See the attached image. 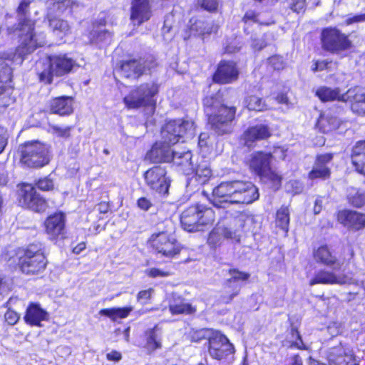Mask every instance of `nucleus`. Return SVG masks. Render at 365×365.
<instances>
[{
    "instance_id": "nucleus-18",
    "label": "nucleus",
    "mask_w": 365,
    "mask_h": 365,
    "mask_svg": "<svg viewBox=\"0 0 365 365\" xmlns=\"http://www.w3.org/2000/svg\"><path fill=\"white\" fill-rule=\"evenodd\" d=\"M239 70L233 61H222L213 75V81L221 84L231 83L238 78Z\"/></svg>"
},
{
    "instance_id": "nucleus-1",
    "label": "nucleus",
    "mask_w": 365,
    "mask_h": 365,
    "mask_svg": "<svg viewBox=\"0 0 365 365\" xmlns=\"http://www.w3.org/2000/svg\"><path fill=\"white\" fill-rule=\"evenodd\" d=\"M258 188L250 181L231 180L220 183L212 190L210 202L217 208L226 209L232 217L234 227H221L224 239L240 241L238 232L245 226L246 216L240 211L232 212V205L250 204L259 198Z\"/></svg>"
},
{
    "instance_id": "nucleus-17",
    "label": "nucleus",
    "mask_w": 365,
    "mask_h": 365,
    "mask_svg": "<svg viewBox=\"0 0 365 365\" xmlns=\"http://www.w3.org/2000/svg\"><path fill=\"white\" fill-rule=\"evenodd\" d=\"M327 359L329 365H358L352 350L341 344L329 349Z\"/></svg>"
},
{
    "instance_id": "nucleus-52",
    "label": "nucleus",
    "mask_w": 365,
    "mask_h": 365,
    "mask_svg": "<svg viewBox=\"0 0 365 365\" xmlns=\"http://www.w3.org/2000/svg\"><path fill=\"white\" fill-rule=\"evenodd\" d=\"M197 4L206 11H214L218 8L219 0H197Z\"/></svg>"
},
{
    "instance_id": "nucleus-47",
    "label": "nucleus",
    "mask_w": 365,
    "mask_h": 365,
    "mask_svg": "<svg viewBox=\"0 0 365 365\" xmlns=\"http://www.w3.org/2000/svg\"><path fill=\"white\" fill-rule=\"evenodd\" d=\"M333 159L331 153L321 154L317 156L314 167L318 168H329L328 164L331 163Z\"/></svg>"
},
{
    "instance_id": "nucleus-13",
    "label": "nucleus",
    "mask_w": 365,
    "mask_h": 365,
    "mask_svg": "<svg viewBox=\"0 0 365 365\" xmlns=\"http://www.w3.org/2000/svg\"><path fill=\"white\" fill-rule=\"evenodd\" d=\"M208 353L214 359L226 360L232 357L235 348L225 335L216 333L208 340Z\"/></svg>"
},
{
    "instance_id": "nucleus-50",
    "label": "nucleus",
    "mask_w": 365,
    "mask_h": 365,
    "mask_svg": "<svg viewBox=\"0 0 365 365\" xmlns=\"http://www.w3.org/2000/svg\"><path fill=\"white\" fill-rule=\"evenodd\" d=\"M11 282L8 277L0 275V301L3 300L11 290Z\"/></svg>"
},
{
    "instance_id": "nucleus-28",
    "label": "nucleus",
    "mask_w": 365,
    "mask_h": 365,
    "mask_svg": "<svg viewBox=\"0 0 365 365\" xmlns=\"http://www.w3.org/2000/svg\"><path fill=\"white\" fill-rule=\"evenodd\" d=\"M345 283H346V277L345 276L336 275L333 272L321 269L310 280L309 285L313 286L317 284H344Z\"/></svg>"
},
{
    "instance_id": "nucleus-23",
    "label": "nucleus",
    "mask_w": 365,
    "mask_h": 365,
    "mask_svg": "<svg viewBox=\"0 0 365 365\" xmlns=\"http://www.w3.org/2000/svg\"><path fill=\"white\" fill-rule=\"evenodd\" d=\"M313 257L317 263L332 267L334 269H340L341 265L337 257L332 254L327 245H322L317 250H314Z\"/></svg>"
},
{
    "instance_id": "nucleus-22",
    "label": "nucleus",
    "mask_w": 365,
    "mask_h": 365,
    "mask_svg": "<svg viewBox=\"0 0 365 365\" xmlns=\"http://www.w3.org/2000/svg\"><path fill=\"white\" fill-rule=\"evenodd\" d=\"M338 221L349 228L359 230L365 227V214L353 210H341L337 215Z\"/></svg>"
},
{
    "instance_id": "nucleus-6",
    "label": "nucleus",
    "mask_w": 365,
    "mask_h": 365,
    "mask_svg": "<svg viewBox=\"0 0 365 365\" xmlns=\"http://www.w3.org/2000/svg\"><path fill=\"white\" fill-rule=\"evenodd\" d=\"M75 61L66 55L50 56L36 63V73L39 81L50 84L54 76H61L68 73L76 66Z\"/></svg>"
},
{
    "instance_id": "nucleus-39",
    "label": "nucleus",
    "mask_w": 365,
    "mask_h": 365,
    "mask_svg": "<svg viewBox=\"0 0 365 365\" xmlns=\"http://www.w3.org/2000/svg\"><path fill=\"white\" fill-rule=\"evenodd\" d=\"M347 200L352 206L361 207L365 205V192L351 187L348 190Z\"/></svg>"
},
{
    "instance_id": "nucleus-25",
    "label": "nucleus",
    "mask_w": 365,
    "mask_h": 365,
    "mask_svg": "<svg viewBox=\"0 0 365 365\" xmlns=\"http://www.w3.org/2000/svg\"><path fill=\"white\" fill-rule=\"evenodd\" d=\"M47 234L55 238L63 234L65 229V216L63 213H55L47 218L45 222Z\"/></svg>"
},
{
    "instance_id": "nucleus-60",
    "label": "nucleus",
    "mask_w": 365,
    "mask_h": 365,
    "mask_svg": "<svg viewBox=\"0 0 365 365\" xmlns=\"http://www.w3.org/2000/svg\"><path fill=\"white\" fill-rule=\"evenodd\" d=\"M346 25H350L354 23L365 22V13L356 14L351 17H349L345 21Z\"/></svg>"
},
{
    "instance_id": "nucleus-3",
    "label": "nucleus",
    "mask_w": 365,
    "mask_h": 365,
    "mask_svg": "<svg viewBox=\"0 0 365 365\" xmlns=\"http://www.w3.org/2000/svg\"><path fill=\"white\" fill-rule=\"evenodd\" d=\"M192 136L195 125L192 121L180 119L168 121L162 128L163 141L156 142L146 153L145 159L153 163H170L173 158L175 150L170 145L178 143L184 135Z\"/></svg>"
},
{
    "instance_id": "nucleus-56",
    "label": "nucleus",
    "mask_w": 365,
    "mask_h": 365,
    "mask_svg": "<svg viewBox=\"0 0 365 365\" xmlns=\"http://www.w3.org/2000/svg\"><path fill=\"white\" fill-rule=\"evenodd\" d=\"M153 292V289H148L139 292L137 296L138 301L140 302L142 304H145L151 297Z\"/></svg>"
},
{
    "instance_id": "nucleus-2",
    "label": "nucleus",
    "mask_w": 365,
    "mask_h": 365,
    "mask_svg": "<svg viewBox=\"0 0 365 365\" xmlns=\"http://www.w3.org/2000/svg\"><path fill=\"white\" fill-rule=\"evenodd\" d=\"M29 0H22L17 9L18 23L8 29L10 34L16 35L20 41L14 58L21 62L32 53L37 48L43 46L46 43V34L35 29V21L29 18Z\"/></svg>"
},
{
    "instance_id": "nucleus-16",
    "label": "nucleus",
    "mask_w": 365,
    "mask_h": 365,
    "mask_svg": "<svg viewBox=\"0 0 365 365\" xmlns=\"http://www.w3.org/2000/svg\"><path fill=\"white\" fill-rule=\"evenodd\" d=\"M37 195L38 193L33 185L31 184H23L19 190V202L22 206L35 212H44L48 206L46 200H38L36 205L32 202Z\"/></svg>"
},
{
    "instance_id": "nucleus-53",
    "label": "nucleus",
    "mask_w": 365,
    "mask_h": 365,
    "mask_svg": "<svg viewBox=\"0 0 365 365\" xmlns=\"http://www.w3.org/2000/svg\"><path fill=\"white\" fill-rule=\"evenodd\" d=\"M174 16L172 14H168L165 16L163 26L162 28L163 34L165 36L168 34L173 28Z\"/></svg>"
},
{
    "instance_id": "nucleus-48",
    "label": "nucleus",
    "mask_w": 365,
    "mask_h": 365,
    "mask_svg": "<svg viewBox=\"0 0 365 365\" xmlns=\"http://www.w3.org/2000/svg\"><path fill=\"white\" fill-rule=\"evenodd\" d=\"M290 334L291 339L292 341L291 346H294L299 349H306L305 345L304 344L303 341L302 339V336L296 327H292L290 330Z\"/></svg>"
},
{
    "instance_id": "nucleus-41",
    "label": "nucleus",
    "mask_w": 365,
    "mask_h": 365,
    "mask_svg": "<svg viewBox=\"0 0 365 365\" xmlns=\"http://www.w3.org/2000/svg\"><path fill=\"white\" fill-rule=\"evenodd\" d=\"M276 223L282 230L287 232L289 223V212L287 207L282 206L277 212Z\"/></svg>"
},
{
    "instance_id": "nucleus-33",
    "label": "nucleus",
    "mask_w": 365,
    "mask_h": 365,
    "mask_svg": "<svg viewBox=\"0 0 365 365\" xmlns=\"http://www.w3.org/2000/svg\"><path fill=\"white\" fill-rule=\"evenodd\" d=\"M317 96L323 102L338 101L342 102L343 94L339 88L319 87L316 91Z\"/></svg>"
},
{
    "instance_id": "nucleus-20",
    "label": "nucleus",
    "mask_w": 365,
    "mask_h": 365,
    "mask_svg": "<svg viewBox=\"0 0 365 365\" xmlns=\"http://www.w3.org/2000/svg\"><path fill=\"white\" fill-rule=\"evenodd\" d=\"M342 102H349L351 110L358 115H365V89L354 87L343 93Z\"/></svg>"
},
{
    "instance_id": "nucleus-19",
    "label": "nucleus",
    "mask_w": 365,
    "mask_h": 365,
    "mask_svg": "<svg viewBox=\"0 0 365 365\" xmlns=\"http://www.w3.org/2000/svg\"><path fill=\"white\" fill-rule=\"evenodd\" d=\"M153 11L148 0H133L130 8V20L134 26H140L148 21Z\"/></svg>"
},
{
    "instance_id": "nucleus-11",
    "label": "nucleus",
    "mask_w": 365,
    "mask_h": 365,
    "mask_svg": "<svg viewBox=\"0 0 365 365\" xmlns=\"http://www.w3.org/2000/svg\"><path fill=\"white\" fill-rule=\"evenodd\" d=\"M21 161L30 168H41L49 162L48 148L39 142H29L19 148Z\"/></svg>"
},
{
    "instance_id": "nucleus-63",
    "label": "nucleus",
    "mask_w": 365,
    "mask_h": 365,
    "mask_svg": "<svg viewBox=\"0 0 365 365\" xmlns=\"http://www.w3.org/2000/svg\"><path fill=\"white\" fill-rule=\"evenodd\" d=\"M138 206L143 210L147 211L152 206L151 202L146 197H140L137 202Z\"/></svg>"
},
{
    "instance_id": "nucleus-40",
    "label": "nucleus",
    "mask_w": 365,
    "mask_h": 365,
    "mask_svg": "<svg viewBox=\"0 0 365 365\" xmlns=\"http://www.w3.org/2000/svg\"><path fill=\"white\" fill-rule=\"evenodd\" d=\"M194 172L195 173L197 180L201 184H204L208 181L212 176V170L206 162L200 163L195 168Z\"/></svg>"
},
{
    "instance_id": "nucleus-64",
    "label": "nucleus",
    "mask_w": 365,
    "mask_h": 365,
    "mask_svg": "<svg viewBox=\"0 0 365 365\" xmlns=\"http://www.w3.org/2000/svg\"><path fill=\"white\" fill-rule=\"evenodd\" d=\"M7 143L6 130L3 127H0V153L4 150Z\"/></svg>"
},
{
    "instance_id": "nucleus-7",
    "label": "nucleus",
    "mask_w": 365,
    "mask_h": 365,
    "mask_svg": "<svg viewBox=\"0 0 365 365\" xmlns=\"http://www.w3.org/2000/svg\"><path fill=\"white\" fill-rule=\"evenodd\" d=\"M215 212L204 205L190 206L182 212L180 222L182 228L190 232L201 231L203 227L213 222Z\"/></svg>"
},
{
    "instance_id": "nucleus-61",
    "label": "nucleus",
    "mask_w": 365,
    "mask_h": 365,
    "mask_svg": "<svg viewBox=\"0 0 365 365\" xmlns=\"http://www.w3.org/2000/svg\"><path fill=\"white\" fill-rule=\"evenodd\" d=\"M329 63H330V62H329L327 60L317 61L314 63V66L312 67V71L314 72L324 71L328 68V65Z\"/></svg>"
},
{
    "instance_id": "nucleus-58",
    "label": "nucleus",
    "mask_w": 365,
    "mask_h": 365,
    "mask_svg": "<svg viewBox=\"0 0 365 365\" xmlns=\"http://www.w3.org/2000/svg\"><path fill=\"white\" fill-rule=\"evenodd\" d=\"M287 150L282 147H276L271 153L272 158L284 160L286 157Z\"/></svg>"
},
{
    "instance_id": "nucleus-36",
    "label": "nucleus",
    "mask_w": 365,
    "mask_h": 365,
    "mask_svg": "<svg viewBox=\"0 0 365 365\" xmlns=\"http://www.w3.org/2000/svg\"><path fill=\"white\" fill-rule=\"evenodd\" d=\"M47 19L49 22V27L54 34L57 36L66 35L68 32L70 26L66 21L51 17L50 14H48Z\"/></svg>"
},
{
    "instance_id": "nucleus-32",
    "label": "nucleus",
    "mask_w": 365,
    "mask_h": 365,
    "mask_svg": "<svg viewBox=\"0 0 365 365\" xmlns=\"http://www.w3.org/2000/svg\"><path fill=\"white\" fill-rule=\"evenodd\" d=\"M351 161L356 170L365 175V140L358 142L354 147Z\"/></svg>"
},
{
    "instance_id": "nucleus-12",
    "label": "nucleus",
    "mask_w": 365,
    "mask_h": 365,
    "mask_svg": "<svg viewBox=\"0 0 365 365\" xmlns=\"http://www.w3.org/2000/svg\"><path fill=\"white\" fill-rule=\"evenodd\" d=\"M150 241L153 249L162 255L173 257L180 253V245L175 236L168 232L154 233Z\"/></svg>"
},
{
    "instance_id": "nucleus-42",
    "label": "nucleus",
    "mask_w": 365,
    "mask_h": 365,
    "mask_svg": "<svg viewBox=\"0 0 365 365\" xmlns=\"http://www.w3.org/2000/svg\"><path fill=\"white\" fill-rule=\"evenodd\" d=\"M12 76L11 68L4 61L0 63V83L11 86Z\"/></svg>"
},
{
    "instance_id": "nucleus-30",
    "label": "nucleus",
    "mask_w": 365,
    "mask_h": 365,
    "mask_svg": "<svg viewBox=\"0 0 365 365\" xmlns=\"http://www.w3.org/2000/svg\"><path fill=\"white\" fill-rule=\"evenodd\" d=\"M50 110L53 113L67 115L73 113V98L68 96L55 98L50 101Z\"/></svg>"
},
{
    "instance_id": "nucleus-46",
    "label": "nucleus",
    "mask_w": 365,
    "mask_h": 365,
    "mask_svg": "<svg viewBox=\"0 0 365 365\" xmlns=\"http://www.w3.org/2000/svg\"><path fill=\"white\" fill-rule=\"evenodd\" d=\"M11 94V86H4L0 83V106L3 107L8 106L11 102L12 99L10 96Z\"/></svg>"
},
{
    "instance_id": "nucleus-43",
    "label": "nucleus",
    "mask_w": 365,
    "mask_h": 365,
    "mask_svg": "<svg viewBox=\"0 0 365 365\" xmlns=\"http://www.w3.org/2000/svg\"><path fill=\"white\" fill-rule=\"evenodd\" d=\"M223 240L221 226H218L210 232L207 238V243L212 247H216L222 244Z\"/></svg>"
},
{
    "instance_id": "nucleus-10",
    "label": "nucleus",
    "mask_w": 365,
    "mask_h": 365,
    "mask_svg": "<svg viewBox=\"0 0 365 365\" xmlns=\"http://www.w3.org/2000/svg\"><path fill=\"white\" fill-rule=\"evenodd\" d=\"M321 42L324 51L335 54L349 50L352 46V43L346 34L331 26L322 30Z\"/></svg>"
},
{
    "instance_id": "nucleus-27",
    "label": "nucleus",
    "mask_w": 365,
    "mask_h": 365,
    "mask_svg": "<svg viewBox=\"0 0 365 365\" xmlns=\"http://www.w3.org/2000/svg\"><path fill=\"white\" fill-rule=\"evenodd\" d=\"M106 24L104 19H101L99 24L94 23L93 29L89 33V40L91 43L101 45L110 43L112 38V34L108 30L103 29Z\"/></svg>"
},
{
    "instance_id": "nucleus-31",
    "label": "nucleus",
    "mask_w": 365,
    "mask_h": 365,
    "mask_svg": "<svg viewBox=\"0 0 365 365\" xmlns=\"http://www.w3.org/2000/svg\"><path fill=\"white\" fill-rule=\"evenodd\" d=\"M341 125V120L331 112L321 114L317 125L319 129L326 133L336 130Z\"/></svg>"
},
{
    "instance_id": "nucleus-54",
    "label": "nucleus",
    "mask_w": 365,
    "mask_h": 365,
    "mask_svg": "<svg viewBox=\"0 0 365 365\" xmlns=\"http://www.w3.org/2000/svg\"><path fill=\"white\" fill-rule=\"evenodd\" d=\"M36 185L38 189L41 190H49L53 188V181L48 178H45L43 179H40L37 183Z\"/></svg>"
},
{
    "instance_id": "nucleus-51",
    "label": "nucleus",
    "mask_w": 365,
    "mask_h": 365,
    "mask_svg": "<svg viewBox=\"0 0 365 365\" xmlns=\"http://www.w3.org/2000/svg\"><path fill=\"white\" fill-rule=\"evenodd\" d=\"M71 127H59L58 125L51 126L52 133L58 137L68 138L71 136Z\"/></svg>"
},
{
    "instance_id": "nucleus-9",
    "label": "nucleus",
    "mask_w": 365,
    "mask_h": 365,
    "mask_svg": "<svg viewBox=\"0 0 365 365\" xmlns=\"http://www.w3.org/2000/svg\"><path fill=\"white\" fill-rule=\"evenodd\" d=\"M272 159L271 153L254 152L249 155L247 163L250 170L259 176L261 180L270 182L274 186H278L281 184L282 178L272 169L270 166Z\"/></svg>"
},
{
    "instance_id": "nucleus-55",
    "label": "nucleus",
    "mask_w": 365,
    "mask_h": 365,
    "mask_svg": "<svg viewBox=\"0 0 365 365\" xmlns=\"http://www.w3.org/2000/svg\"><path fill=\"white\" fill-rule=\"evenodd\" d=\"M146 274L150 277H165L170 275L168 272L161 270L158 268H150L145 271Z\"/></svg>"
},
{
    "instance_id": "nucleus-38",
    "label": "nucleus",
    "mask_w": 365,
    "mask_h": 365,
    "mask_svg": "<svg viewBox=\"0 0 365 365\" xmlns=\"http://www.w3.org/2000/svg\"><path fill=\"white\" fill-rule=\"evenodd\" d=\"M245 103L250 110L262 112L267 110V105L265 101L262 98L255 95L247 96L245 99Z\"/></svg>"
},
{
    "instance_id": "nucleus-35",
    "label": "nucleus",
    "mask_w": 365,
    "mask_h": 365,
    "mask_svg": "<svg viewBox=\"0 0 365 365\" xmlns=\"http://www.w3.org/2000/svg\"><path fill=\"white\" fill-rule=\"evenodd\" d=\"M158 331V327L155 326L153 329H150L145 331L146 344L145 347L149 353L161 347Z\"/></svg>"
},
{
    "instance_id": "nucleus-24",
    "label": "nucleus",
    "mask_w": 365,
    "mask_h": 365,
    "mask_svg": "<svg viewBox=\"0 0 365 365\" xmlns=\"http://www.w3.org/2000/svg\"><path fill=\"white\" fill-rule=\"evenodd\" d=\"M48 313L43 309L39 304L31 303L26 309L24 319L31 326L41 327V322L48 321Z\"/></svg>"
},
{
    "instance_id": "nucleus-57",
    "label": "nucleus",
    "mask_w": 365,
    "mask_h": 365,
    "mask_svg": "<svg viewBox=\"0 0 365 365\" xmlns=\"http://www.w3.org/2000/svg\"><path fill=\"white\" fill-rule=\"evenodd\" d=\"M290 9L295 12H300L305 6V0H290Z\"/></svg>"
},
{
    "instance_id": "nucleus-14",
    "label": "nucleus",
    "mask_w": 365,
    "mask_h": 365,
    "mask_svg": "<svg viewBox=\"0 0 365 365\" xmlns=\"http://www.w3.org/2000/svg\"><path fill=\"white\" fill-rule=\"evenodd\" d=\"M144 178L147 185L152 190L159 194L166 195L168 193L170 180L167 176L165 168L154 166L145 173Z\"/></svg>"
},
{
    "instance_id": "nucleus-34",
    "label": "nucleus",
    "mask_w": 365,
    "mask_h": 365,
    "mask_svg": "<svg viewBox=\"0 0 365 365\" xmlns=\"http://www.w3.org/2000/svg\"><path fill=\"white\" fill-rule=\"evenodd\" d=\"M133 309V307H113L110 309H103L100 310L99 314L102 316L109 317L112 321H116L118 319H124L127 317Z\"/></svg>"
},
{
    "instance_id": "nucleus-37",
    "label": "nucleus",
    "mask_w": 365,
    "mask_h": 365,
    "mask_svg": "<svg viewBox=\"0 0 365 365\" xmlns=\"http://www.w3.org/2000/svg\"><path fill=\"white\" fill-rule=\"evenodd\" d=\"M169 310L173 315L180 314H191L196 312V308L190 303L179 300L170 303Z\"/></svg>"
},
{
    "instance_id": "nucleus-29",
    "label": "nucleus",
    "mask_w": 365,
    "mask_h": 365,
    "mask_svg": "<svg viewBox=\"0 0 365 365\" xmlns=\"http://www.w3.org/2000/svg\"><path fill=\"white\" fill-rule=\"evenodd\" d=\"M172 161L185 175H190L194 173L195 166L192 162L190 151H175Z\"/></svg>"
},
{
    "instance_id": "nucleus-15",
    "label": "nucleus",
    "mask_w": 365,
    "mask_h": 365,
    "mask_svg": "<svg viewBox=\"0 0 365 365\" xmlns=\"http://www.w3.org/2000/svg\"><path fill=\"white\" fill-rule=\"evenodd\" d=\"M157 65L153 57L147 59H130L123 61L120 73L123 77L130 79H138L146 70H150Z\"/></svg>"
},
{
    "instance_id": "nucleus-5",
    "label": "nucleus",
    "mask_w": 365,
    "mask_h": 365,
    "mask_svg": "<svg viewBox=\"0 0 365 365\" xmlns=\"http://www.w3.org/2000/svg\"><path fill=\"white\" fill-rule=\"evenodd\" d=\"M41 243L29 245L26 249L11 250L5 254V259L11 264L18 263L22 272L35 274L42 272L46 265V257Z\"/></svg>"
},
{
    "instance_id": "nucleus-49",
    "label": "nucleus",
    "mask_w": 365,
    "mask_h": 365,
    "mask_svg": "<svg viewBox=\"0 0 365 365\" xmlns=\"http://www.w3.org/2000/svg\"><path fill=\"white\" fill-rule=\"evenodd\" d=\"M329 168H318L313 166L312 170L309 173V178L312 180L314 179H327L330 176Z\"/></svg>"
},
{
    "instance_id": "nucleus-59",
    "label": "nucleus",
    "mask_w": 365,
    "mask_h": 365,
    "mask_svg": "<svg viewBox=\"0 0 365 365\" xmlns=\"http://www.w3.org/2000/svg\"><path fill=\"white\" fill-rule=\"evenodd\" d=\"M5 320L8 324L13 325L16 324L19 320V316L16 312L11 310H8L5 313Z\"/></svg>"
},
{
    "instance_id": "nucleus-4",
    "label": "nucleus",
    "mask_w": 365,
    "mask_h": 365,
    "mask_svg": "<svg viewBox=\"0 0 365 365\" xmlns=\"http://www.w3.org/2000/svg\"><path fill=\"white\" fill-rule=\"evenodd\" d=\"M203 105L212 130L219 135L230 133L232 130L235 107L225 106L220 93L206 96Z\"/></svg>"
},
{
    "instance_id": "nucleus-44",
    "label": "nucleus",
    "mask_w": 365,
    "mask_h": 365,
    "mask_svg": "<svg viewBox=\"0 0 365 365\" xmlns=\"http://www.w3.org/2000/svg\"><path fill=\"white\" fill-rule=\"evenodd\" d=\"M190 36L204 35L211 33L210 28H207L206 23L202 21H196L190 26Z\"/></svg>"
},
{
    "instance_id": "nucleus-26",
    "label": "nucleus",
    "mask_w": 365,
    "mask_h": 365,
    "mask_svg": "<svg viewBox=\"0 0 365 365\" xmlns=\"http://www.w3.org/2000/svg\"><path fill=\"white\" fill-rule=\"evenodd\" d=\"M270 135V129L267 125L258 124L250 127L244 133L245 145L250 147L255 141L265 140Z\"/></svg>"
},
{
    "instance_id": "nucleus-45",
    "label": "nucleus",
    "mask_w": 365,
    "mask_h": 365,
    "mask_svg": "<svg viewBox=\"0 0 365 365\" xmlns=\"http://www.w3.org/2000/svg\"><path fill=\"white\" fill-rule=\"evenodd\" d=\"M72 4V0H48L47 6L58 13H62Z\"/></svg>"
},
{
    "instance_id": "nucleus-62",
    "label": "nucleus",
    "mask_w": 365,
    "mask_h": 365,
    "mask_svg": "<svg viewBox=\"0 0 365 365\" xmlns=\"http://www.w3.org/2000/svg\"><path fill=\"white\" fill-rule=\"evenodd\" d=\"M269 62L275 70H279L283 68V62L281 57L272 56L269 58Z\"/></svg>"
},
{
    "instance_id": "nucleus-8",
    "label": "nucleus",
    "mask_w": 365,
    "mask_h": 365,
    "mask_svg": "<svg viewBox=\"0 0 365 365\" xmlns=\"http://www.w3.org/2000/svg\"><path fill=\"white\" fill-rule=\"evenodd\" d=\"M159 86L155 82L144 83L133 88L123 98V103L129 109H137L145 106H154L155 97L158 93Z\"/></svg>"
},
{
    "instance_id": "nucleus-21",
    "label": "nucleus",
    "mask_w": 365,
    "mask_h": 365,
    "mask_svg": "<svg viewBox=\"0 0 365 365\" xmlns=\"http://www.w3.org/2000/svg\"><path fill=\"white\" fill-rule=\"evenodd\" d=\"M229 273L231 275V277L226 280L225 289H230L232 292L230 295L223 296L222 298V302L227 304L230 303L232 299L239 294L241 285L238 282L246 281L250 277L249 273L240 272L235 269H230Z\"/></svg>"
}]
</instances>
